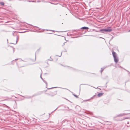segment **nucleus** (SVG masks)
Segmentation results:
<instances>
[{
    "label": "nucleus",
    "instance_id": "c03bdc74",
    "mask_svg": "<svg viewBox=\"0 0 130 130\" xmlns=\"http://www.w3.org/2000/svg\"><path fill=\"white\" fill-rule=\"evenodd\" d=\"M111 34H113V33H111Z\"/></svg>",
    "mask_w": 130,
    "mask_h": 130
},
{
    "label": "nucleus",
    "instance_id": "5701e85b",
    "mask_svg": "<svg viewBox=\"0 0 130 130\" xmlns=\"http://www.w3.org/2000/svg\"><path fill=\"white\" fill-rule=\"evenodd\" d=\"M49 30L51 31H52L53 32H55L53 30Z\"/></svg>",
    "mask_w": 130,
    "mask_h": 130
},
{
    "label": "nucleus",
    "instance_id": "473e14b6",
    "mask_svg": "<svg viewBox=\"0 0 130 130\" xmlns=\"http://www.w3.org/2000/svg\"><path fill=\"white\" fill-rule=\"evenodd\" d=\"M13 51H14V48H13Z\"/></svg>",
    "mask_w": 130,
    "mask_h": 130
},
{
    "label": "nucleus",
    "instance_id": "7ed1b4c3",
    "mask_svg": "<svg viewBox=\"0 0 130 130\" xmlns=\"http://www.w3.org/2000/svg\"><path fill=\"white\" fill-rule=\"evenodd\" d=\"M70 123V121L68 120L65 119L62 122V125H67Z\"/></svg>",
    "mask_w": 130,
    "mask_h": 130
},
{
    "label": "nucleus",
    "instance_id": "4be33fe9",
    "mask_svg": "<svg viewBox=\"0 0 130 130\" xmlns=\"http://www.w3.org/2000/svg\"><path fill=\"white\" fill-rule=\"evenodd\" d=\"M68 31H61V32H67Z\"/></svg>",
    "mask_w": 130,
    "mask_h": 130
},
{
    "label": "nucleus",
    "instance_id": "0eeeda50",
    "mask_svg": "<svg viewBox=\"0 0 130 130\" xmlns=\"http://www.w3.org/2000/svg\"><path fill=\"white\" fill-rule=\"evenodd\" d=\"M79 31V29H75V30H72L71 31H70V32H78Z\"/></svg>",
    "mask_w": 130,
    "mask_h": 130
},
{
    "label": "nucleus",
    "instance_id": "1a4fd4ad",
    "mask_svg": "<svg viewBox=\"0 0 130 130\" xmlns=\"http://www.w3.org/2000/svg\"><path fill=\"white\" fill-rule=\"evenodd\" d=\"M103 94V93H98V97H100L102 96Z\"/></svg>",
    "mask_w": 130,
    "mask_h": 130
},
{
    "label": "nucleus",
    "instance_id": "dca6fc26",
    "mask_svg": "<svg viewBox=\"0 0 130 130\" xmlns=\"http://www.w3.org/2000/svg\"><path fill=\"white\" fill-rule=\"evenodd\" d=\"M128 118L127 117H125L122 120H125V119H128Z\"/></svg>",
    "mask_w": 130,
    "mask_h": 130
},
{
    "label": "nucleus",
    "instance_id": "c9c22d12",
    "mask_svg": "<svg viewBox=\"0 0 130 130\" xmlns=\"http://www.w3.org/2000/svg\"><path fill=\"white\" fill-rule=\"evenodd\" d=\"M49 34H52V33H49Z\"/></svg>",
    "mask_w": 130,
    "mask_h": 130
},
{
    "label": "nucleus",
    "instance_id": "aec40b11",
    "mask_svg": "<svg viewBox=\"0 0 130 130\" xmlns=\"http://www.w3.org/2000/svg\"><path fill=\"white\" fill-rule=\"evenodd\" d=\"M57 88V87H52V88H49L48 89H52V88Z\"/></svg>",
    "mask_w": 130,
    "mask_h": 130
},
{
    "label": "nucleus",
    "instance_id": "20e7f679",
    "mask_svg": "<svg viewBox=\"0 0 130 130\" xmlns=\"http://www.w3.org/2000/svg\"><path fill=\"white\" fill-rule=\"evenodd\" d=\"M126 114L125 113H124L119 114H118V115H117L116 116L114 117H113V118H115L117 117L122 116H124V115H126Z\"/></svg>",
    "mask_w": 130,
    "mask_h": 130
},
{
    "label": "nucleus",
    "instance_id": "c756f323",
    "mask_svg": "<svg viewBox=\"0 0 130 130\" xmlns=\"http://www.w3.org/2000/svg\"><path fill=\"white\" fill-rule=\"evenodd\" d=\"M62 52H61V55H60V56H59V57H60V56H61V54H62Z\"/></svg>",
    "mask_w": 130,
    "mask_h": 130
},
{
    "label": "nucleus",
    "instance_id": "393cba45",
    "mask_svg": "<svg viewBox=\"0 0 130 130\" xmlns=\"http://www.w3.org/2000/svg\"><path fill=\"white\" fill-rule=\"evenodd\" d=\"M90 100V99H88V100H85V101H88L89 100Z\"/></svg>",
    "mask_w": 130,
    "mask_h": 130
},
{
    "label": "nucleus",
    "instance_id": "4468645a",
    "mask_svg": "<svg viewBox=\"0 0 130 130\" xmlns=\"http://www.w3.org/2000/svg\"><path fill=\"white\" fill-rule=\"evenodd\" d=\"M45 29H42V30H41V31H39V32H43V31H45Z\"/></svg>",
    "mask_w": 130,
    "mask_h": 130
},
{
    "label": "nucleus",
    "instance_id": "37998d69",
    "mask_svg": "<svg viewBox=\"0 0 130 130\" xmlns=\"http://www.w3.org/2000/svg\"><path fill=\"white\" fill-rule=\"evenodd\" d=\"M100 38H101V37H100Z\"/></svg>",
    "mask_w": 130,
    "mask_h": 130
},
{
    "label": "nucleus",
    "instance_id": "6e6552de",
    "mask_svg": "<svg viewBox=\"0 0 130 130\" xmlns=\"http://www.w3.org/2000/svg\"><path fill=\"white\" fill-rule=\"evenodd\" d=\"M84 33H83V34H81L80 35V36H79V35H78V36H75V37H73V38H77L78 37H79L80 36H84V35H82Z\"/></svg>",
    "mask_w": 130,
    "mask_h": 130
},
{
    "label": "nucleus",
    "instance_id": "7c9ffc66",
    "mask_svg": "<svg viewBox=\"0 0 130 130\" xmlns=\"http://www.w3.org/2000/svg\"><path fill=\"white\" fill-rule=\"evenodd\" d=\"M128 32H130V30H129L128 31Z\"/></svg>",
    "mask_w": 130,
    "mask_h": 130
},
{
    "label": "nucleus",
    "instance_id": "f03ea898",
    "mask_svg": "<svg viewBox=\"0 0 130 130\" xmlns=\"http://www.w3.org/2000/svg\"><path fill=\"white\" fill-rule=\"evenodd\" d=\"M112 29L110 27H107L106 28L100 30L101 31L105 32H110L112 31Z\"/></svg>",
    "mask_w": 130,
    "mask_h": 130
},
{
    "label": "nucleus",
    "instance_id": "f8f14e48",
    "mask_svg": "<svg viewBox=\"0 0 130 130\" xmlns=\"http://www.w3.org/2000/svg\"><path fill=\"white\" fill-rule=\"evenodd\" d=\"M70 68L72 70H74V71H76V70L75 69H74V68H71V67H70Z\"/></svg>",
    "mask_w": 130,
    "mask_h": 130
},
{
    "label": "nucleus",
    "instance_id": "79ce46f5",
    "mask_svg": "<svg viewBox=\"0 0 130 130\" xmlns=\"http://www.w3.org/2000/svg\"><path fill=\"white\" fill-rule=\"evenodd\" d=\"M71 92L72 93H73H73L72 92Z\"/></svg>",
    "mask_w": 130,
    "mask_h": 130
},
{
    "label": "nucleus",
    "instance_id": "4c0bfd02",
    "mask_svg": "<svg viewBox=\"0 0 130 130\" xmlns=\"http://www.w3.org/2000/svg\"><path fill=\"white\" fill-rule=\"evenodd\" d=\"M79 90H80V89H79Z\"/></svg>",
    "mask_w": 130,
    "mask_h": 130
},
{
    "label": "nucleus",
    "instance_id": "2f4dec72",
    "mask_svg": "<svg viewBox=\"0 0 130 130\" xmlns=\"http://www.w3.org/2000/svg\"><path fill=\"white\" fill-rule=\"evenodd\" d=\"M66 42H64V43H63V45H64V44Z\"/></svg>",
    "mask_w": 130,
    "mask_h": 130
},
{
    "label": "nucleus",
    "instance_id": "72a5a7b5",
    "mask_svg": "<svg viewBox=\"0 0 130 130\" xmlns=\"http://www.w3.org/2000/svg\"><path fill=\"white\" fill-rule=\"evenodd\" d=\"M36 55H35V60H36Z\"/></svg>",
    "mask_w": 130,
    "mask_h": 130
},
{
    "label": "nucleus",
    "instance_id": "412c9836",
    "mask_svg": "<svg viewBox=\"0 0 130 130\" xmlns=\"http://www.w3.org/2000/svg\"><path fill=\"white\" fill-rule=\"evenodd\" d=\"M40 78H41V79L42 80H43V79L42 78V77H41V75H40Z\"/></svg>",
    "mask_w": 130,
    "mask_h": 130
},
{
    "label": "nucleus",
    "instance_id": "a211bd4d",
    "mask_svg": "<svg viewBox=\"0 0 130 130\" xmlns=\"http://www.w3.org/2000/svg\"><path fill=\"white\" fill-rule=\"evenodd\" d=\"M26 32V31H24L23 32H19V31H17V32Z\"/></svg>",
    "mask_w": 130,
    "mask_h": 130
},
{
    "label": "nucleus",
    "instance_id": "a878e982",
    "mask_svg": "<svg viewBox=\"0 0 130 130\" xmlns=\"http://www.w3.org/2000/svg\"><path fill=\"white\" fill-rule=\"evenodd\" d=\"M31 98V96H30V97H29L28 98Z\"/></svg>",
    "mask_w": 130,
    "mask_h": 130
},
{
    "label": "nucleus",
    "instance_id": "c85d7f7f",
    "mask_svg": "<svg viewBox=\"0 0 130 130\" xmlns=\"http://www.w3.org/2000/svg\"><path fill=\"white\" fill-rule=\"evenodd\" d=\"M65 52H67V50H66V49H65V51H64Z\"/></svg>",
    "mask_w": 130,
    "mask_h": 130
},
{
    "label": "nucleus",
    "instance_id": "cd10ccee",
    "mask_svg": "<svg viewBox=\"0 0 130 130\" xmlns=\"http://www.w3.org/2000/svg\"><path fill=\"white\" fill-rule=\"evenodd\" d=\"M70 33H67V35L68 36H69V35H70V34H70Z\"/></svg>",
    "mask_w": 130,
    "mask_h": 130
},
{
    "label": "nucleus",
    "instance_id": "39448f33",
    "mask_svg": "<svg viewBox=\"0 0 130 130\" xmlns=\"http://www.w3.org/2000/svg\"><path fill=\"white\" fill-rule=\"evenodd\" d=\"M12 35L14 36H15L16 37L17 41L14 44H16L17 43V41L18 40V36L16 34V33H13Z\"/></svg>",
    "mask_w": 130,
    "mask_h": 130
},
{
    "label": "nucleus",
    "instance_id": "ea45409f",
    "mask_svg": "<svg viewBox=\"0 0 130 130\" xmlns=\"http://www.w3.org/2000/svg\"><path fill=\"white\" fill-rule=\"evenodd\" d=\"M17 59H15V60H17Z\"/></svg>",
    "mask_w": 130,
    "mask_h": 130
},
{
    "label": "nucleus",
    "instance_id": "2eb2a0df",
    "mask_svg": "<svg viewBox=\"0 0 130 130\" xmlns=\"http://www.w3.org/2000/svg\"><path fill=\"white\" fill-rule=\"evenodd\" d=\"M73 94L75 97H76V98H78V96L77 95H75V94Z\"/></svg>",
    "mask_w": 130,
    "mask_h": 130
},
{
    "label": "nucleus",
    "instance_id": "ddd939ff",
    "mask_svg": "<svg viewBox=\"0 0 130 130\" xmlns=\"http://www.w3.org/2000/svg\"><path fill=\"white\" fill-rule=\"evenodd\" d=\"M43 80V82L46 84V86H47V82L45 81L43 79V80Z\"/></svg>",
    "mask_w": 130,
    "mask_h": 130
},
{
    "label": "nucleus",
    "instance_id": "e433bc0d",
    "mask_svg": "<svg viewBox=\"0 0 130 130\" xmlns=\"http://www.w3.org/2000/svg\"><path fill=\"white\" fill-rule=\"evenodd\" d=\"M55 35H58V36H59V35H57V34H55Z\"/></svg>",
    "mask_w": 130,
    "mask_h": 130
},
{
    "label": "nucleus",
    "instance_id": "f257e3e1",
    "mask_svg": "<svg viewBox=\"0 0 130 130\" xmlns=\"http://www.w3.org/2000/svg\"><path fill=\"white\" fill-rule=\"evenodd\" d=\"M112 55L114 58V61L116 63H117L118 62L119 59L118 57L117 56L116 53L115 52H114L113 51H112Z\"/></svg>",
    "mask_w": 130,
    "mask_h": 130
},
{
    "label": "nucleus",
    "instance_id": "bb28decb",
    "mask_svg": "<svg viewBox=\"0 0 130 130\" xmlns=\"http://www.w3.org/2000/svg\"><path fill=\"white\" fill-rule=\"evenodd\" d=\"M102 72H103L102 70H101V74H102Z\"/></svg>",
    "mask_w": 130,
    "mask_h": 130
},
{
    "label": "nucleus",
    "instance_id": "b1692460",
    "mask_svg": "<svg viewBox=\"0 0 130 130\" xmlns=\"http://www.w3.org/2000/svg\"><path fill=\"white\" fill-rule=\"evenodd\" d=\"M19 60H20V61H23V60H22V59H19Z\"/></svg>",
    "mask_w": 130,
    "mask_h": 130
},
{
    "label": "nucleus",
    "instance_id": "f704fd0d",
    "mask_svg": "<svg viewBox=\"0 0 130 130\" xmlns=\"http://www.w3.org/2000/svg\"><path fill=\"white\" fill-rule=\"evenodd\" d=\"M57 108L54 111H55V110H56L57 109Z\"/></svg>",
    "mask_w": 130,
    "mask_h": 130
},
{
    "label": "nucleus",
    "instance_id": "a19ab883",
    "mask_svg": "<svg viewBox=\"0 0 130 130\" xmlns=\"http://www.w3.org/2000/svg\"><path fill=\"white\" fill-rule=\"evenodd\" d=\"M47 63L48 64V62H47Z\"/></svg>",
    "mask_w": 130,
    "mask_h": 130
},
{
    "label": "nucleus",
    "instance_id": "f3484780",
    "mask_svg": "<svg viewBox=\"0 0 130 130\" xmlns=\"http://www.w3.org/2000/svg\"><path fill=\"white\" fill-rule=\"evenodd\" d=\"M96 96V95H94V96H93V97H92L91 98V99H93L95 97V96Z\"/></svg>",
    "mask_w": 130,
    "mask_h": 130
},
{
    "label": "nucleus",
    "instance_id": "58836bf2",
    "mask_svg": "<svg viewBox=\"0 0 130 130\" xmlns=\"http://www.w3.org/2000/svg\"><path fill=\"white\" fill-rule=\"evenodd\" d=\"M21 66V67H23L24 66Z\"/></svg>",
    "mask_w": 130,
    "mask_h": 130
},
{
    "label": "nucleus",
    "instance_id": "423d86ee",
    "mask_svg": "<svg viewBox=\"0 0 130 130\" xmlns=\"http://www.w3.org/2000/svg\"><path fill=\"white\" fill-rule=\"evenodd\" d=\"M80 29L86 30L88 29V27H87L84 26L81 28Z\"/></svg>",
    "mask_w": 130,
    "mask_h": 130
},
{
    "label": "nucleus",
    "instance_id": "9b49d317",
    "mask_svg": "<svg viewBox=\"0 0 130 130\" xmlns=\"http://www.w3.org/2000/svg\"><path fill=\"white\" fill-rule=\"evenodd\" d=\"M4 3L3 2H0V5L2 6H4Z\"/></svg>",
    "mask_w": 130,
    "mask_h": 130
},
{
    "label": "nucleus",
    "instance_id": "9d476101",
    "mask_svg": "<svg viewBox=\"0 0 130 130\" xmlns=\"http://www.w3.org/2000/svg\"><path fill=\"white\" fill-rule=\"evenodd\" d=\"M109 66H106V67L105 66L103 68H101V70H102V71H103L104 70V69H105L107 67H108Z\"/></svg>",
    "mask_w": 130,
    "mask_h": 130
},
{
    "label": "nucleus",
    "instance_id": "6ab92c4d",
    "mask_svg": "<svg viewBox=\"0 0 130 130\" xmlns=\"http://www.w3.org/2000/svg\"><path fill=\"white\" fill-rule=\"evenodd\" d=\"M47 60H50L51 61H53V59H48Z\"/></svg>",
    "mask_w": 130,
    "mask_h": 130
}]
</instances>
